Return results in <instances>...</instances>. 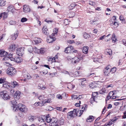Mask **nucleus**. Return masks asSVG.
I'll return each mask as SVG.
<instances>
[{
    "label": "nucleus",
    "instance_id": "nucleus-37",
    "mask_svg": "<svg viewBox=\"0 0 126 126\" xmlns=\"http://www.w3.org/2000/svg\"><path fill=\"white\" fill-rule=\"evenodd\" d=\"M1 15H2V17H3V18L4 19L7 18V13H6L5 12H4V13L1 14Z\"/></svg>",
    "mask_w": 126,
    "mask_h": 126
},
{
    "label": "nucleus",
    "instance_id": "nucleus-16",
    "mask_svg": "<svg viewBox=\"0 0 126 126\" xmlns=\"http://www.w3.org/2000/svg\"><path fill=\"white\" fill-rule=\"evenodd\" d=\"M22 58L18 56L15 57V61L16 63H19L22 61Z\"/></svg>",
    "mask_w": 126,
    "mask_h": 126
},
{
    "label": "nucleus",
    "instance_id": "nucleus-25",
    "mask_svg": "<svg viewBox=\"0 0 126 126\" xmlns=\"http://www.w3.org/2000/svg\"><path fill=\"white\" fill-rule=\"evenodd\" d=\"M47 42L49 43H50L53 42V40L51 36H49L47 37Z\"/></svg>",
    "mask_w": 126,
    "mask_h": 126
},
{
    "label": "nucleus",
    "instance_id": "nucleus-9",
    "mask_svg": "<svg viewBox=\"0 0 126 126\" xmlns=\"http://www.w3.org/2000/svg\"><path fill=\"white\" fill-rule=\"evenodd\" d=\"M20 93L19 91H17L14 95V97L15 100H18L20 96Z\"/></svg>",
    "mask_w": 126,
    "mask_h": 126
},
{
    "label": "nucleus",
    "instance_id": "nucleus-54",
    "mask_svg": "<svg viewBox=\"0 0 126 126\" xmlns=\"http://www.w3.org/2000/svg\"><path fill=\"white\" fill-rule=\"evenodd\" d=\"M68 74L70 76L72 77H75V76H74L73 72H69V73Z\"/></svg>",
    "mask_w": 126,
    "mask_h": 126
},
{
    "label": "nucleus",
    "instance_id": "nucleus-48",
    "mask_svg": "<svg viewBox=\"0 0 126 126\" xmlns=\"http://www.w3.org/2000/svg\"><path fill=\"white\" fill-rule=\"evenodd\" d=\"M80 86L82 87H85L86 85L83 82H81L79 84Z\"/></svg>",
    "mask_w": 126,
    "mask_h": 126
},
{
    "label": "nucleus",
    "instance_id": "nucleus-13",
    "mask_svg": "<svg viewBox=\"0 0 126 126\" xmlns=\"http://www.w3.org/2000/svg\"><path fill=\"white\" fill-rule=\"evenodd\" d=\"M18 31L16 30V32H15L12 35V38L13 40H15L16 39L18 36Z\"/></svg>",
    "mask_w": 126,
    "mask_h": 126
},
{
    "label": "nucleus",
    "instance_id": "nucleus-4",
    "mask_svg": "<svg viewBox=\"0 0 126 126\" xmlns=\"http://www.w3.org/2000/svg\"><path fill=\"white\" fill-rule=\"evenodd\" d=\"M16 70L14 67H10L8 68L6 72V73L10 76H13L15 74Z\"/></svg>",
    "mask_w": 126,
    "mask_h": 126
},
{
    "label": "nucleus",
    "instance_id": "nucleus-24",
    "mask_svg": "<svg viewBox=\"0 0 126 126\" xmlns=\"http://www.w3.org/2000/svg\"><path fill=\"white\" fill-rule=\"evenodd\" d=\"M36 118L35 116H30L28 117V119L30 121L32 122Z\"/></svg>",
    "mask_w": 126,
    "mask_h": 126
},
{
    "label": "nucleus",
    "instance_id": "nucleus-53",
    "mask_svg": "<svg viewBox=\"0 0 126 126\" xmlns=\"http://www.w3.org/2000/svg\"><path fill=\"white\" fill-rule=\"evenodd\" d=\"M110 92L109 93V94L107 96V98H106V102L108 100H109L110 99Z\"/></svg>",
    "mask_w": 126,
    "mask_h": 126
},
{
    "label": "nucleus",
    "instance_id": "nucleus-7",
    "mask_svg": "<svg viewBox=\"0 0 126 126\" xmlns=\"http://www.w3.org/2000/svg\"><path fill=\"white\" fill-rule=\"evenodd\" d=\"M16 53L18 56H22L24 53L23 49L22 47L17 48L16 51Z\"/></svg>",
    "mask_w": 126,
    "mask_h": 126
},
{
    "label": "nucleus",
    "instance_id": "nucleus-30",
    "mask_svg": "<svg viewBox=\"0 0 126 126\" xmlns=\"http://www.w3.org/2000/svg\"><path fill=\"white\" fill-rule=\"evenodd\" d=\"M110 34H108L107 36H105V41L106 42L110 41Z\"/></svg>",
    "mask_w": 126,
    "mask_h": 126
},
{
    "label": "nucleus",
    "instance_id": "nucleus-56",
    "mask_svg": "<svg viewBox=\"0 0 126 126\" xmlns=\"http://www.w3.org/2000/svg\"><path fill=\"white\" fill-rule=\"evenodd\" d=\"M119 19L121 20H125L123 16H120Z\"/></svg>",
    "mask_w": 126,
    "mask_h": 126
},
{
    "label": "nucleus",
    "instance_id": "nucleus-64",
    "mask_svg": "<svg viewBox=\"0 0 126 126\" xmlns=\"http://www.w3.org/2000/svg\"><path fill=\"white\" fill-rule=\"evenodd\" d=\"M38 121L39 122H44V120L42 118H39Z\"/></svg>",
    "mask_w": 126,
    "mask_h": 126
},
{
    "label": "nucleus",
    "instance_id": "nucleus-60",
    "mask_svg": "<svg viewBox=\"0 0 126 126\" xmlns=\"http://www.w3.org/2000/svg\"><path fill=\"white\" fill-rule=\"evenodd\" d=\"M105 35H104L103 36H101L99 38V40H102L104 39V38L105 37Z\"/></svg>",
    "mask_w": 126,
    "mask_h": 126
},
{
    "label": "nucleus",
    "instance_id": "nucleus-31",
    "mask_svg": "<svg viewBox=\"0 0 126 126\" xmlns=\"http://www.w3.org/2000/svg\"><path fill=\"white\" fill-rule=\"evenodd\" d=\"M48 61H51V63H52L55 62H56V60H55V59L54 58V57H51L48 59Z\"/></svg>",
    "mask_w": 126,
    "mask_h": 126
},
{
    "label": "nucleus",
    "instance_id": "nucleus-46",
    "mask_svg": "<svg viewBox=\"0 0 126 126\" xmlns=\"http://www.w3.org/2000/svg\"><path fill=\"white\" fill-rule=\"evenodd\" d=\"M3 64L7 66H11V64L6 62H4L3 63Z\"/></svg>",
    "mask_w": 126,
    "mask_h": 126
},
{
    "label": "nucleus",
    "instance_id": "nucleus-55",
    "mask_svg": "<svg viewBox=\"0 0 126 126\" xmlns=\"http://www.w3.org/2000/svg\"><path fill=\"white\" fill-rule=\"evenodd\" d=\"M56 97L59 99H61L62 98V96L60 94L57 95Z\"/></svg>",
    "mask_w": 126,
    "mask_h": 126
},
{
    "label": "nucleus",
    "instance_id": "nucleus-6",
    "mask_svg": "<svg viewBox=\"0 0 126 126\" xmlns=\"http://www.w3.org/2000/svg\"><path fill=\"white\" fill-rule=\"evenodd\" d=\"M80 60L79 57H76L72 58V63L73 64H75L78 63Z\"/></svg>",
    "mask_w": 126,
    "mask_h": 126
},
{
    "label": "nucleus",
    "instance_id": "nucleus-58",
    "mask_svg": "<svg viewBox=\"0 0 126 126\" xmlns=\"http://www.w3.org/2000/svg\"><path fill=\"white\" fill-rule=\"evenodd\" d=\"M67 42L68 43L71 44L73 43H75V42L73 40H68V41Z\"/></svg>",
    "mask_w": 126,
    "mask_h": 126
},
{
    "label": "nucleus",
    "instance_id": "nucleus-40",
    "mask_svg": "<svg viewBox=\"0 0 126 126\" xmlns=\"http://www.w3.org/2000/svg\"><path fill=\"white\" fill-rule=\"evenodd\" d=\"M34 105L36 107L38 106H42V105H41V103L40 102H36L34 104Z\"/></svg>",
    "mask_w": 126,
    "mask_h": 126
},
{
    "label": "nucleus",
    "instance_id": "nucleus-19",
    "mask_svg": "<svg viewBox=\"0 0 126 126\" xmlns=\"http://www.w3.org/2000/svg\"><path fill=\"white\" fill-rule=\"evenodd\" d=\"M42 40L39 38H35L33 41L35 42V44H37L39 43H40Z\"/></svg>",
    "mask_w": 126,
    "mask_h": 126
},
{
    "label": "nucleus",
    "instance_id": "nucleus-36",
    "mask_svg": "<svg viewBox=\"0 0 126 126\" xmlns=\"http://www.w3.org/2000/svg\"><path fill=\"white\" fill-rule=\"evenodd\" d=\"M51 119L49 116H47L46 117V120L47 122L48 123H50Z\"/></svg>",
    "mask_w": 126,
    "mask_h": 126
},
{
    "label": "nucleus",
    "instance_id": "nucleus-51",
    "mask_svg": "<svg viewBox=\"0 0 126 126\" xmlns=\"http://www.w3.org/2000/svg\"><path fill=\"white\" fill-rule=\"evenodd\" d=\"M110 71H104V73L105 76H108L109 74H110Z\"/></svg>",
    "mask_w": 126,
    "mask_h": 126
},
{
    "label": "nucleus",
    "instance_id": "nucleus-42",
    "mask_svg": "<svg viewBox=\"0 0 126 126\" xmlns=\"http://www.w3.org/2000/svg\"><path fill=\"white\" fill-rule=\"evenodd\" d=\"M112 25H114L115 27H116L118 26V24L115 21H112Z\"/></svg>",
    "mask_w": 126,
    "mask_h": 126
},
{
    "label": "nucleus",
    "instance_id": "nucleus-45",
    "mask_svg": "<svg viewBox=\"0 0 126 126\" xmlns=\"http://www.w3.org/2000/svg\"><path fill=\"white\" fill-rule=\"evenodd\" d=\"M116 67H113L111 69V73H114L116 71Z\"/></svg>",
    "mask_w": 126,
    "mask_h": 126
},
{
    "label": "nucleus",
    "instance_id": "nucleus-12",
    "mask_svg": "<svg viewBox=\"0 0 126 126\" xmlns=\"http://www.w3.org/2000/svg\"><path fill=\"white\" fill-rule=\"evenodd\" d=\"M11 87L13 88L15 87H18L19 86V84L15 81L11 82Z\"/></svg>",
    "mask_w": 126,
    "mask_h": 126
},
{
    "label": "nucleus",
    "instance_id": "nucleus-49",
    "mask_svg": "<svg viewBox=\"0 0 126 126\" xmlns=\"http://www.w3.org/2000/svg\"><path fill=\"white\" fill-rule=\"evenodd\" d=\"M53 110V108L50 106H48L46 110L48 111H50Z\"/></svg>",
    "mask_w": 126,
    "mask_h": 126
},
{
    "label": "nucleus",
    "instance_id": "nucleus-26",
    "mask_svg": "<svg viewBox=\"0 0 126 126\" xmlns=\"http://www.w3.org/2000/svg\"><path fill=\"white\" fill-rule=\"evenodd\" d=\"M112 42L114 43L116 41V37L114 33H113V35L112 37Z\"/></svg>",
    "mask_w": 126,
    "mask_h": 126
},
{
    "label": "nucleus",
    "instance_id": "nucleus-10",
    "mask_svg": "<svg viewBox=\"0 0 126 126\" xmlns=\"http://www.w3.org/2000/svg\"><path fill=\"white\" fill-rule=\"evenodd\" d=\"M23 9L24 12L26 13L30 12L31 10L29 6L27 5L24 6Z\"/></svg>",
    "mask_w": 126,
    "mask_h": 126
},
{
    "label": "nucleus",
    "instance_id": "nucleus-28",
    "mask_svg": "<svg viewBox=\"0 0 126 126\" xmlns=\"http://www.w3.org/2000/svg\"><path fill=\"white\" fill-rule=\"evenodd\" d=\"M83 36L85 39H87L90 37V35L86 32H84L83 33Z\"/></svg>",
    "mask_w": 126,
    "mask_h": 126
},
{
    "label": "nucleus",
    "instance_id": "nucleus-41",
    "mask_svg": "<svg viewBox=\"0 0 126 126\" xmlns=\"http://www.w3.org/2000/svg\"><path fill=\"white\" fill-rule=\"evenodd\" d=\"M38 98L40 100H42L45 98V96L44 95H42L38 97Z\"/></svg>",
    "mask_w": 126,
    "mask_h": 126
},
{
    "label": "nucleus",
    "instance_id": "nucleus-11",
    "mask_svg": "<svg viewBox=\"0 0 126 126\" xmlns=\"http://www.w3.org/2000/svg\"><path fill=\"white\" fill-rule=\"evenodd\" d=\"M17 47V46L16 45L13 44L11 45L9 47V48L10 49L9 50H10L11 51H12L15 50Z\"/></svg>",
    "mask_w": 126,
    "mask_h": 126
},
{
    "label": "nucleus",
    "instance_id": "nucleus-34",
    "mask_svg": "<svg viewBox=\"0 0 126 126\" xmlns=\"http://www.w3.org/2000/svg\"><path fill=\"white\" fill-rule=\"evenodd\" d=\"M6 79L4 78H0V83H4L6 81Z\"/></svg>",
    "mask_w": 126,
    "mask_h": 126
},
{
    "label": "nucleus",
    "instance_id": "nucleus-63",
    "mask_svg": "<svg viewBox=\"0 0 126 126\" xmlns=\"http://www.w3.org/2000/svg\"><path fill=\"white\" fill-rule=\"evenodd\" d=\"M122 42L123 43V44L125 45V46H126V40H122Z\"/></svg>",
    "mask_w": 126,
    "mask_h": 126
},
{
    "label": "nucleus",
    "instance_id": "nucleus-2",
    "mask_svg": "<svg viewBox=\"0 0 126 126\" xmlns=\"http://www.w3.org/2000/svg\"><path fill=\"white\" fill-rule=\"evenodd\" d=\"M81 109L79 112V110L78 109H74L73 111V114L74 113V114L76 115L77 116H80L82 113L84 111H85L87 109L88 106L87 105L84 104L82 105L81 106Z\"/></svg>",
    "mask_w": 126,
    "mask_h": 126
},
{
    "label": "nucleus",
    "instance_id": "nucleus-52",
    "mask_svg": "<svg viewBox=\"0 0 126 126\" xmlns=\"http://www.w3.org/2000/svg\"><path fill=\"white\" fill-rule=\"evenodd\" d=\"M117 120V118L116 117H115L113 119H111V125L112 124L111 122H113L115 121H116Z\"/></svg>",
    "mask_w": 126,
    "mask_h": 126
},
{
    "label": "nucleus",
    "instance_id": "nucleus-43",
    "mask_svg": "<svg viewBox=\"0 0 126 126\" xmlns=\"http://www.w3.org/2000/svg\"><path fill=\"white\" fill-rule=\"evenodd\" d=\"M28 19L26 17H23L21 19V21L22 22H24L27 21Z\"/></svg>",
    "mask_w": 126,
    "mask_h": 126
},
{
    "label": "nucleus",
    "instance_id": "nucleus-62",
    "mask_svg": "<svg viewBox=\"0 0 126 126\" xmlns=\"http://www.w3.org/2000/svg\"><path fill=\"white\" fill-rule=\"evenodd\" d=\"M41 103V105H42V106L43 105H44V104L46 103V100L45 99V100H44Z\"/></svg>",
    "mask_w": 126,
    "mask_h": 126
},
{
    "label": "nucleus",
    "instance_id": "nucleus-39",
    "mask_svg": "<svg viewBox=\"0 0 126 126\" xmlns=\"http://www.w3.org/2000/svg\"><path fill=\"white\" fill-rule=\"evenodd\" d=\"M97 22V21H96V20H92L90 21L91 23L93 25H97V24L98 23H96Z\"/></svg>",
    "mask_w": 126,
    "mask_h": 126
},
{
    "label": "nucleus",
    "instance_id": "nucleus-29",
    "mask_svg": "<svg viewBox=\"0 0 126 126\" xmlns=\"http://www.w3.org/2000/svg\"><path fill=\"white\" fill-rule=\"evenodd\" d=\"M33 51H34L35 53L39 54L40 53V49H38L36 47H34L33 48Z\"/></svg>",
    "mask_w": 126,
    "mask_h": 126
},
{
    "label": "nucleus",
    "instance_id": "nucleus-17",
    "mask_svg": "<svg viewBox=\"0 0 126 126\" xmlns=\"http://www.w3.org/2000/svg\"><path fill=\"white\" fill-rule=\"evenodd\" d=\"M8 57H7V59H10L11 61H15V58H13V53H10L9 55H8Z\"/></svg>",
    "mask_w": 126,
    "mask_h": 126
},
{
    "label": "nucleus",
    "instance_id": "nucleus-44",
    "mask_svg": "<svg viewBox=\"0 0 126 126\" xmlns=\"http://www.w3.org/2000/svg\"><path fill=\"white\" fill-rule=\"evenodd\" d=\"M5 1L3 0H0V6H3L5 5Z\"/></svg>",
    "mask_w": 126,
    "mask_h": 126
},
{
    "label": "nucleus",
    "instance_id": "nucleus-33",
    "mask_svg": "<svg viewBox=\"0 0 126 126\" xmlns=\"http://www.w3.org/2000/svg\"><path fill=\"white\" fill-rule=\"evenodd\" d=\"M110 66L109 65L107 67H105L104 69V71H110Z\"/></svg>",
    "mask_w": 126,
    "mask_h": 126
},
{
    "label": "nucleus",
    "instance_id": "nucleus-57",
    "mask_svg": "<svg viewBox=\"0 0 126 126\" xmlns=\"http://www.w3.org/2000/svg\"><path fill=\"white\" fill-rule=\"evenodd\" d=\"M12 8H13L12 7L10 6L8 7L7 9L9 11H12Z\"/></svg>",
    "mask_w": 126,
    "mask_h": 126
},
{
    "label": "nucleus",
    "instance_id": "nucleus-47",
    "mask_svg": "<svg viewBox=\"0 0 126 126\" xmlns=\"http://www.w3.org/2000/svg\"><path fill=\"white\" fill-rule=\"evenodd\" d=\"M40 53L41 54H42L44 53L45 52V50L43 48H41L40 49Z\"/></svg>",
    "mask_w": 126,
    "mask_h": 126
},
{
    "label": "nucleus",
    "instance_id": "nucleus-5",
    "mask_svg": "<svg viewBox=\"0 0 126 126\" xmlns=\"http://www.w3.org/2000/svg\"><path fill=\"white\" fill-rule=\"evenodd\" d=\"M8 53L6 52L5 51L0 50V56L1 57H4L3 59V60H5L6 59L7 60V56H8L7 55Z\"/></svg>",
    "mask_w": 126,
    "mask_h": 126
},
{
    "label": "nucleus",
    "instance_id": "nucleus-38",
    "mask_svg": "<svg viewBox=\"0 0 126 126\" xmlns=\"http://www.w3.org/2000/svg\"><path fill=\"white\" fill-rule=\"evenodd\" d=\"M106 90L104 88H103L99 92V93L101 94H103L105 93Z\"/></svg>",
    "mask_w": 126,
    "mask_h": 126
},
{
    "label": "nucleus",
    "instance_id": "nucleus-18",
    "mask_svg": "<svg viewBox=\"0 0 126 126\" xmlns=\"http://www.w3.org/2000/svg\"><path fill=\"white\" fill-rule=\"evenodd\" d=\"M27 49L29 53H32L33 50V48L31 46H29L27 47Z\"/></svg>",
    "mask_w": 126,
    "mask_h": 126
},
{
    "label": "nucleus",
    "instance_id": "nucleus-59",
    "mask_svg": "<svg viewBox=\"0 0 126 126\" xmlns=\"http://www.w3.org/2000/svg\"><path fill=\"white\" fill-rule=\"evenodd\" d=\"M77 98V96L75 95H73L72 96V100H74L75 99H76Z\"/></svg>",
    "mask_w": 126,
    "mask_h": 126
},
{
    "label": "nucleus",
    "instance_id": "nucleus-22",
    "mask_svg": "<svg viewBox=\"0 0 126 126\" xmlns=\"http://www.w3.org/2000/svg\"><path fill=\"white\" fill-rule=\"evenodd\" d=\"M94 120V117L92 116H90L87 118L86 121L88 122H91Z\"/></svg>",
    "mask_w": 126,
    "mask_h": 126
},
{
    "label": "nucleus",
    "instance_id": "nucleus-15",
    "mask_svg": "<svg viewBox=\"0 0 126 126\" xmlns=\"http://www.w3.org/2000/svg\"><path fill=\"white\" fill-rule=\"evenodd\" d=\"M89 47L87 46L84 47L82 48V51L84 53L86 54L88 52Z\"/></svg>",
    "mask_w": 126,
    "mask_h": 126
},
{
    "label": "nucleus",
    "instance_id": "nucleus-50",
    "mask_svg": "<svg viewBox=\"0 0 126 126\" xmlns=\"http://www.w3.org/2000/svg\"><path fill=\"white\" fill-rule=\"evenodd\" d=\"M110 71H104V73L105 76H108L109 74H110Z\"/></svg>",
    "mask_w": 126,
    "mask_h": 126
},
{
    "label": "nucleus",
    "instance_id": "nucleus-23",
    "mask_svg": "<svg viewBox=\"0 0 126 126\" xmlns=\"http://www.w3.org/2000/svg\"><path fill=\"white\" fill-rule=\"evenodd\" d=\"M24 77L25 78H27L28 79H30L32 78L30 74L27 73H25V74H23Z\"/></svg>",
    "mask_w": 126,
    "mask_h": 126
},
{
    "label": "nucleus",
    "instance_id": "nucleus-20",
    "mask_svg": "<svg viewBox=\"0 0 126 126\" xmlns=\"http://www.w3.org/2000/svg\"><path fill=\"white\" fill-rule=\"evenodd\" d=\"M116 91H113L112 92L111 91V94H112V96H111V99H113L116 98V96H114V95L116 94Z\"/></svg>",
    "mask_w": 126,
    "mask_h": 126
},
{
    "label": "nucleus",
    "instance_id": "nucleus-3",
    "mask_svg": "<svg viewBox=\"0 0 126 126\" xmlns=\"http://www.w3.org/2000/svg\"><path fill=\"white\" fill-rule=\"evenodd\" d=\"M0 95L2 98L5 100L9 99L10 97L9 95L7 92L5 91H3L0 92Z\"/></svg>",
    "mask_w": 126,
    "mask_h": 126
},
{
    "label": "nucleus",
    "instance_id": "nucleus-8",
    "mask_svg": "<svg viewBox=\"0 0 126 126\" xmlns=\"http://www.w3.org/2000/svg\"><path fill=\"white\" fill-rule=\"evenodd\" d=\"M57 122V119L55 118H53L51 119L50 123H51V126H59L57 125H56Z\"/></svg>",
    "mask_w": 126,
    "mask_h": 126
},
{
    "label": "nucleus",
    "instance_id": "nucleus-21",
    "mask_svg": "<svg viewBox=\"0 0 126 126\" xmlns=\"http://www.w3.org/2000/svg\"><path fill=\"white\" fill-rule=\"evenodd\" d=\"M73 114V111H71L68 112L67 116V118L69 119L71 118H73L74 117Z\"/></svg>",
    "mask_w": 126,
    "mask_h": 126
},
{
    "label": "nucleus",
    "instance_id": "nucleus-61",
    "mask_svg": "<svg viewBox=\"0 0 126 126\" xmlns=\"http://www.w3.org/2000/svg\"><path fill=\"white\" fill-rule=\"evenodd\" d=\"M10 23L11 25H13L15 24V22L13 21H11L10 22Z\"/></svg>",
    "mask_w": 126,
    "mask_h": 126
},
{
    "label": "nucleus",
    "instance_id": "nucleus-35",
    "mask_svg": "<svg viewBox=\"0 0 126 126\" xmlns=\"http://www.w3.org/2000/svg\"><path fill=\"white\" fill-rule=\"evenodd\" d=\"M3 84V86L4 88L8 89L11 87L9 85L6 83L5 82Z\"/></svg>",
    "mask_w": 126,
    "mask_h": 126
},
{
    "label": "nucleus",
    "instance_id": "nucleus-32",
    "mask_svg": "<svg viewBox=\"0 0 126 126\" xmlns=\"http://www.w3.org/2000/svg\"><path fill=\"white\" fill-rule=\"evenodd\" d=\"M39 72L41 74V75L43 76L47 74L48 73V71L47 70H45L42 71H40Z\"/></svg>",
    "mask_w": 126,
    "mask_h": 126
},
{
    "label": "nucleus",
    "instance_id": "nucleus-14",
    "mask_svg": "<svg viewBox=\"0 0 126 126\" xmlns=\"http://www.w3.org/2000/svg\"><path fill=\"white\" fill-rule=\"evenodd\" d=\"M43 32L44 34L47 35H48L49 34L48 30L47 28L46 27L44 26L42 29Z\"/></svg>",
    "mask_w": 126,
    "mask_h": 126
},
{
    "label": "nucleus",
    "instance_id": "nucleus-27",
    "mask_svg": "<svg viewBox=\"0 0 126 126\" xmlns=\"http://www.w3.org/2000/svg\"><path fill=\"white\" fill-rule=\"evenodd\" d=\"M72 50H71V49L69 47H66L65 49L64 52L66 53H71Z\"/></svg>",
    "mask_w": 126,
    "mask_h": 126
},
{
    "label": "nucleus",
    "instance_id": "nucleus-1",
    "mask_svg": "<svg viewBox=\"0 0 126 126\" xmlns=\"http://www.w3.org/2000/svg\"><path fill=\"white\" fill-rule=\"evenodd\" d=\"M11 103L13 105L14 110L16 111V110H19L21 112H26L28 111V109L24 105L21 104L18 105L16 100L12 101Z\"/></svg>",
    "mask_w": 126,
    "mask_h": 126
}]
</instances>
